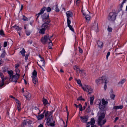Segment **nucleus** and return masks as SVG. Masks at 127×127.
Wrapping results in <instances>:
<instances>
[{"instance_id": "1", "label": "nucleus", "mask_w": 127, "mask_h": 127, "mask_svg": "<svg viewBox=\"0 0 127 127\" xmlns=\"http://www.w3.org/2000/svg\"><path fill=\"white\" fill-rule=\"evenodd\" d=\"M82 88L84 91L88 92L89 94H91L93 92V89L90 86L85 85L82 86Z\"/></svg>"}, {"instance_id": "2", "label": "nucleus", "mask_w": 127, "mask_h": 127, "mask_svg": "<svg viewBox=\"0 0 127 127\" xmlns=\"http://www.w3.org/2000/svg\"><path fill=\"white\" fill-rule=\"evenodd\" d=\"M107 79L105 76H102L97 79L95 81V82L97 85L103 83L105 81H107Z\"/></svg>"}, {"instance_id": "3", "label": "nucleus", "mask_w": 127, "mask_h": 127, "mask_svg": "<svg viewBox=\"0 0 127 127\" xmlns=\"http://www.w3.org/2000/svg\"><path fill=\"white\" fill-rule=\"evenodd\" d=\"M85 12H84L83 10H82L83 14L85 16V18L87 20L89 21L90 19V13L87 9L86 8H85Z\"/></svg>"}, {"instance_id": "4", "label": "nucleus", "mask_w": 127, "mask_h": 127, "mask_svg": "<svg viewBox=\"0 0 127 127\" xmlns=\"http://www.w3.org/2000/svg\"><path fill=\"white\" fill-rule=\"evenodd\" d=\"M48 122H47V125L48 126H50L52 127H54L55 125V121L53 120V119L52 116L49 117L47 119Z\"/></svg>"}, {"instance_id": "5", "label": "nucleus", "mask_w": 127, "mask_h": 127, "mask_svg": "<svg viewBox=\"0 0 127 127\" xmlns=\"http://www.w3.org/2000/svg\"><path fill=\"white\" fill-rule=\"evenodd\" d=\"M37 73L36 71L34 70L32 73V81L33 83L36 84L38 82V80L37 77Z\"/></svg>"}, {"instance_id": "6", "label": "nucleus", "mask_w": 127, "mask_h": 127, "mask_svg": "<svg viewBox=\"0 0 127 127\" xmlns=\"http://www.w3.org/2000/svg\"><path fill=\"white\" fill-rule=\"evenodd\" d=\"M116 14L114 12L110 13L108 17V20L111 21H114L116 19Z\"/></svg>"}, {"instance_id": "7", "label": "nucleus", "mask_w": 127, "mask_h": 127, "mask_svg": "<svg viewBox=\"0 0 127 127\" xmlns=\"http://www.w3.org/2000/svg\"><path fill=\"white\" fill-rule=\"evenodd\" d=\"M49 36L48 35H46L43 37H42L41 39V41L44 44H45L46 42L49 41Z\"/></svg>"}, {"instance_id": "8", "label": "nucleus", "mask_w": 127, "mask_h": 127, "mask_svg": "<svg viewBox=\"0 0 127 127\" xmlns=\"http://www.w3.org/2000/svg\"><path fill=\"white\" fill-rule=\"evenodd\" d=\"M49 17V14L48 13H44L42 16V20L43 21H44L46 20H47L46 21L48 23H49L50 22V20L48 19V18Z\"/></svg>"}, {"instance_id": "9", "label": "nucleus", "mask_w": 127, "mask_h": 127, "mask_svg": "<svg viewBox=\"0 0 127 127\" xmlns=\"http://www.w3.org/2000/svg\"><path fill=\"white\" fill-rule=\"evenodd\" d=\"M20 75H12L10 77V80L13 81L15 82V83L17 81V80L19 78Z\"/></svg>"}, {"instance_id": "10", "label": "nucleus", "mask_w": 127, "mask_h": 127, "mask_svg": "<svg viewBox=\"0 0 127 127\" xmlns=\"http://www.w3.org/2000/svg\"><path fill=\"white\" fill-rule=\"evenodd\" d=\"M98 120L103 119L105 116V114L104 112H98Z\"/></svg>"}, {"instance_id": "11", "label": "nucleus", "mask_w": 127, "mask_h": 127, "mask_svg": "<svg viewBox=\"0 0 127 127\" xmlns=\"http://www.w3.org/2000/svg\"><path fill=\"white\" fill-rule=\"evenodd\" d=\"M106 119H101L100 120H98L97 123L98 125L102 126V125H104L106 122Z\"/></svg>"}, {"instance_id": "12", "label": "nucleus", "mask_w": 127, "mask_h": 127, "mask_svg": "<svg viewBox=\"0 0 127 127\" xmlns=\"http://www.w3.org/2000/svg\"><path fill=\"white\" fill-rule=\"evenodd\" d=\"M89 117L88 116H81L80 118L82 122L86 123L88 120Z\"/></svg>"}, {"instance_id": "13", "label": "nucleus", "mask_w": 127, "mask_h": 127, "mask_svg": "<svg viewBox=\"0 0 127 127\" xmlns=\"http://www.w3.org/2000/svg\"><path fill=\"white\" fill-rule=\"evenodd\" d=\"M48 22L46 21V22H45L42 25V27L43 28L45 29L48 28L50 26V25Z\"/></svg>"}, {"instance_id": "14", "label": "nucleus", "mask_w": 127, "mask_h": 127, "mask_svg": "<svg viewBox=\"0 0 127 127\" xmlns=\"http://www.w3.org/2000/svg\"><path fill=\"white\" fill-rule=\"evenodd\" d=\"M45 8H46L45 7H43L41 9V10H40V12L38 14H36V15H38L37 16V17L36 18V19H37L38 18V17H39L40 15L41 14H42V13H43L44 12L45 10Z\"/></svg>"}, {"instance_id": "15", "label": "nucleus", "mask_w": 127, "mask_h": 127, "mask_svg": "<svg viewBox=\"0 0 127 127\" xmlns=\"http://www.w3.org/2000/svg\"><path fill=\"white\" fill-rule=\"evenodd\" d=\"M93 28H94L96 30V31L98 32V25L97 23L96 22H95L93 24Z\"/></svg>"}, {"instance_id": "16", "label": "nucleus", "mask_w": 127, "mask_h": 127, "mask_svg": "<svg viewBox=\"0 0 127 127\" xmlns=\"http://www.w3.org/2000/svg\"><path fill=\"white\" fill-rule=\"evenodd\" d=\"M44 61H39L37 62L38 65L41 68L42 66H44L45 64Z\"/></svg>"}, {"instance_id": "17", "label": "nucleus", "mask_w": 127, "mask_h": 127, "mask_svg": "<svg viewBox=\"0 0 127 127\" xmlns=\"http://www.w3.org/2000/svg\"><path fill=\"white\" fill-rule=\"evenodd\" d=\"M67 18H69L70 17H71L73 15L72 13L70 11H67L66 12Z\"/></svg>"}, {"instance_id": "18", "label": "nucleus", "mask_w": 127, "mask_h": 127, "mask_svg": "<svg viewBox=\"0 0 127 127\" xmlns=\"http://www.w3.org/2000/svg\"><path fill=\"white\" fill-rule=\"evenodd\" d=\"M12 28L15 29L17 31H20L22 29L21 28L19 27L18 26H17L16 25L12 27Z\"/></svg>"}, {"instance_id": "19", "label": "nucleus", "mask_w": 127, "mask_h": 127, "mask_svg": "<svg viewBox=\"0 0 127 127\" xmlns=\"http://www.w3.org/2000/svg\"><path fill=\"white\" fill-rule=\"evenodd\" d=\"M99 104L98 105H99V108L101 110H103L104 108H105V105H104L102 104V105H101V101H99L98 102Z\"/></svg>"}, {"instance_id": "20", "label": "nucleus", "mask_w": 127, "mask_h": 127, "mask_svg": "<svg viewBox=\"0 0 127 127\" xmlns=\"http://www.w3.org/2000/svg\"><path fill=\"white\" fill-rule=\"evenodd\" d=\"M97 44L98 47L100 48H102L103 46V43L101 41H98L97 42Z\"/></svg>"}, {"instance_id": "21", "label": "nucleus", "mask_w": 127, "mask_h": 127, "mask_svg": "<svg viewBox=\"0 0 127 127\" xmlns=\"http://www.w3.org/2000/svg\"><path fill=\"white\" fill-rule=\"evenodd\" d=\"M94 98V96H92L90 97V104L91 105H92L93 103V101Z\"/></svg>"}, {"instance_id": "22", "label": "nucleus", "mask_w": 127, "mask_h": 127, "mask_svg": "<svg viewBox=\"0 0 127 127\" xmlns=\"http://www.w3.org/2000/svg\"><path fill=\"white\" fill-rule=\"evenodd\" d=\"M44 117V115L43 114H42L38 116L37 117V119L38 120H40L42 119Z\"/></svg>"}, {"instance_id": "23", "label": "nucleus", "mask_w": 127, "mask_h": 127, "mask_svg": "<svg viewBox=\"0 0 127 127\" xmlns=\"http://www.w3.org/2000/svg\"><path fill=\"white\" fill-rule=\"evenodd\" d=\"M101 100L102 102V105L106 106L108 103V101H105L104 98L102 99Z\"/></svg>"}, {"instance_id": "24", "label": "nucleus", "mask_w": 127, "mask_h": 127, "mask_svg": "<svg viewBox=\"0 0 127 127\" xmlns=\"http://www.w3.org/2000/svg\"><path fill=\"white\" fill-rule=\"evenodd\" d=\"M49 113L50 112L48 111H46L45 110L43 113V114L44 115L45 114V117H47L48 116V115L49 116Z\"/></svg>"}, {"instance_id": "25", "label": "nucleus", "mask_w": 127, "mask_h": 127, "mask_svg": "<svg viewBox=\"0 0 127 127\" xmlns=\"http://www.w3.org/2000/svg\"><path fill=\"white\" fill-rule=\"evenodd\" d=\"M126 1H125V0H124L121 4H120L119 5V8H120V10H122V8L123 7L124 4L126 2Z\"/></svg>"}, {"instance_id": "26", "label": "nucleus", "mask_w": 127, "mask_h": 127, "mask_svg": "<svg viewBox=\"0 0 127 127\" xmlns=\"http://www.w3.org/2000/svg\"><path fill=\"white\" fill-rule=\"evenodd\" d=\"M43 104L45 105L48 103V102L47 100L46 99L44 98V97L43 98Z\"/></svg>"}, {"instance_id": "27", "label": "nucleus", "mask_w": 127, "mask_h": 127, "mask_svg": "<svg viewBox=\"0 0 127 127\" xmlns=\"http://www.w3.org/2000/svg\"><path fill=\"white\" fill-rule=\"evenodd\" d=\"M75 80L77 82L78 84H79L80 86L82 87V86H83L82 85L81 83V81L79 79H75Z\"/></svg>"}, {"instance_id": "28", "label": "nucleus", "mask_w": 127, "mask_h": 127, "mask_svg": "<svg viewBox=\"0 0 127 127\" xmlns=\"http://www.w3.org/2000/svg\"><path fill=\"white\" fill-rule=\"evenodd\" d=\"M25 51L24 48H23L21 51H20V53H21L23 56H25Z\"/></svg>"}, {"instance_id": "29", "label": "nucleus", "mask_w": 127, "mask_h": 127, "mask_svg": "<svg viewBox=\"0 0 127 127\" xmlns=\"http://www.w3.org/2000/svg\"><path fill=\"white\" fill-rule=\"evenodd\" d=\"M123 108L122 105L118 106H115L114 107V108L115 109H122Z\"/></svg>"}, {"instance_id": "30", "label": "nucleus", "mask_w": 127, "mask_h": 127, "mask_svg": "<svg viewBox=\"0 0 127 127\" xmlns=\"http://www.w3.org/2000/svg\"><path fill=\"white\" fill-rule=\"evenodd\" d=\"M45 30V29L43 28L41 29L39 31V33L42 34H43L44 33V32Z\"/></svg>"}, {"instance_id": "31", "label": "nucleus", "mask_w": 127, "mask_h": 127, "mask_svg": "<svg viewBox=\"0 0 127 127\" xmlns=\"http://www.w3.org/2000/svg\"><path fill=\"white\" fill-rule=\"evenodd\" d=\"M2 71L4 72H5L8 71V68L7 67H3L2 68Z\"/></svg>"}, {"instance_id": "32", "label": "nucleus", "mask_w": 127, "mask_h": 127, "mask_svg": "<svg viewBox=\"0 0 127 127\" xmlns=\"http://www.w3.org/2000/svg\"><path fill=\"white\" fill-rule=\"evenodd\" d=\"M13 71L12 70L8 71V73L9 74L10 77L13 75Z\"/></svg>"}, {"instance_id": "33", "label": "nucleus", "mask_w": 127, "mask_h": 127, "mask_svg": "<svg viewBox=\"0 0 127 127\" xmlns=\"http://www.w3.org/2000/svg\"><path fill=\"white\" fill-rule=\"evenodd\" d=\"M126 79H123L120 82H119V85L121 84L122 85L124 84L125 82L126 81Z\"/></svg>"}, {"instance_id": "34", "label": "nucleus", "mask_w": 127, "mask_h": 127, "mask_svg": "<svg viewBox=\"0 0 127 127\" xmlns=\"http://www.w3.org/2000/svg\"><path fill=\"white\" fill-rule=\"evenodd\" d=\"M73 68L74 70H76L77 72L78 71H80V69H79L78 68V67L77 66L75 65L74 66Z\"/></svg>"}, {"instance_id": "35", "label": "nucleus", "mask_w": 127, "mask_h": 127, "mask_svg": "<svg viewBox=\"0 0 127 127\" xmlns=\"http://www.w3.org/2000/svg\"><path fill=\"white\" fill-rule=\"evenodd\" d=\"M26 121L24 120L22 124V127H25V126L26 125Z\"/></svg>"}, {"instance_id": "36", "label": "nucleus", "mask_w": 127, "mask_h": 127, "mask_svg": "<svg viewBox=\"0 0 127 127\" xmlns=\"http://www.w3.org/2000/svg\"><path fill=\"white\" fill-rule=\"evenodd\" d=\"M5 50L3 51L2 53L1 54V57L2 58H4L5 56Z\"/></svg>"}, {"instance_id": "37", "label": "nucleus", "mask_w": 127, "mask_h": 127, "mask_svg": "<svg viewBox=\"0 0 127 127\" xmlns=\"http://www.w3.org/2000/svg\"><path fill=\"white\" fill-rule=\"evenodd\" d=\"M15 71H16V75H20L19 74V73L20 72L19 69H18V68H16V69Z\"/></svg>"}, {"instance_id": "38", "label": "nucleus", "mask_w": 127, "mask_h": 127, "mask_svg": "<svg viewBox=\"0 0 127 127\" xmlns=\"http://www.w3.org/2000/svg\"><path fill=\"white\" fill-rule=\"evenodd\" d=\"M108 28L107 29V31L109 32H111L112 31V28L109 27V26H108Z\"/></svg>"}, {"instance_id": "39", "label": "nucleus", "mask_w": 127, "mask_h": 127, "mask_svg": "<svg viewBox=\"0 0 127 127\" xmlns=\"http://www.w3.org/2000/svg\"><path fill=\"white\" fill-rule=\"evenodd\" d=\"M55 9L56 11L57 12H59L60 11V9L58 8V6L57 5H55Z\"/></svg>"}, {"instance_id": "40", "label": "nucleus", "mask_w": 127, "mask_h": 127, "mask_svg": "<svg viewBox=\"0 0 127 127\" xmlns=\"http://www.w3.org/2000/svg\"><path fill=\"white\" fill-rule=\"evenodd\" d=\"M108 81L107 80V81H105V82L104 83H105V84L104 86V90H106V89L107 88V86L106 85V83L107 82H108Z\"/></svg>"}, {"instance_id": "41", "label": "nucleus", "mask_w": 127, "mask_h": 127, "mask_svg": "<svg viewBox=\"0 0 127 127\" xmlns=\"http://www.w3.org/2000/svg\"><path fill=\"white\" fill-rule=\"evenodd\" d=\"M66 112L67 113V120L66 121V123L67 124V123L68 122V116H69V112L68 110L67 109H66Z\"/></svg>"}, {"instance_id": "42", "label": "nucleus", "mask_w": 127, "mask_h": 127, "mask_svg": "<svg viewBox=\"0 0 127 127\" xmlns=\"http://www.w3.org/2000/svg\"><path fill=\"white\" fill-rule=\"evenodd\" d=\"M109 93L110 95H115L113 94V91L112 89L110 90Z\"/></svg>"}, {"instance_id": "43", "label": "nucleus", "mask_w": 127, "mask_h": 127, "mask_svg": "<svg viewBox=\"0 0 127 127\" xmlns=\"http://www.w3.org/2000/svg\"><path fill=\"white\" fill-rule=\"evenodd\" d=\"M77 100H85V99H84L83 98L82 96H81L78 98L77 99Z\"/></svg>"}, {"instance_id": "44", "label": "nucleus", "mask_w": 127, "mask_h": 127, "mask_svg": "<svg viewBox=\"0 0 127 127\" xmlns=\"http://www.w3.org/2000/svg\"><path fill=\"white\" fill-rule=\"evenodd\" d=\"M33 111H34L35 112H38L39 111V110L38 108L36 107L34 108V109L33 110Z\"/></svg>"}, {"instance_id": "45", "label": "nucleus", "mask_w": 127, "mask_h": 127, "mask_svg": "<svg viewBox=\"0 0 127 127\" xmlns=\"http://www.w3.org/2000/svg\"><path fill=\"white\" fill-rule=\"evenodd\" d=\"M49 43V45L51 46L53 45V44L52 42V40L49 39V41L48 42Z\"/></svg>"}, {"instance_id": "46", "label": "nucleus", "mask_w": 127, "mask_h": 127, "mask_svg": "<svg viewBox=\"0 0 127 127\" xmlns=\"http://www.w3.org/2000/svg\"><path fill=\"white\" fill-rule=\"evenodd\" d=\"M91 122L93 125L95 123V120L94 118H92L91 119Z\"/></svg>"}, {"instance_id": "47", "label": "nucleus", "mask_w": 127, "mask_h": 127, "mask_svg": "<svg viewBox=\"0 0 127 127\" xmlns=\"http://www.w3.org/2000/svg\"><path fill=\"white\" fill-rule=\"evenodd\" d=\"M68 26L69 27L70 29L73 32L74 30L73 29V28L70 25H69L68 26Z\"/></svg>"}, {"instance_id": "48", "label": "nucleus", "mask_w": 127, "mask_h": 127, "mask_svg": "<svg viewBox=\"0 0 127 127\" xmlns=\"http://www.w3.org/2000/svg\"><path fill=\"white\" fill-rule=\"evenodd\" d=\"M79 107L80 108V111H82V107L81 105L80 104L79 105Z\"/></svg>"}, {"instance_id": "49", "label": "nucleus", "mask_w": 127, "mask_h": 127, "mask_svg": "<svg viewBox=\"0 0 127 127\" xmlns=\"http://www.w3.org/2000/svg\"><path fill=\"white\" fill-rule=\"evenodd\" d=\"M69 19V18H67V26L70 25V24L71 23V21Z\"/></svg>"}, {"instance_id": "50", "label": "nucleus", "mask_w": 127, "mask_h": 127, "mask_svg": "<svg viewBox=\"0 0 127 127\" xmlns=\"http://www.w3.org/2000/svg\"><path fill=\"white\" fill-rule=\"evenodd\" d=\"M0 34L2 35H4V32L2 30L0 31Z\"/></svg>"}, {"instance_id": "51", "label": "nucleus", "mask_w": 127, "mask_h": 127, "mask_svg": "<svg viewBox=\"0 0 127 127\" xmlns=\"http://www.w3.org/2000/svg\"><path fill=\"white\" fill-rule=\"evenodd\" d=\"M24 96L27 100H30V96Z\"/></svg>"}, {"instance_id": "52", "label": "nucleus", "mask_w": 127, "mask_h": 127, "mask_svg": "<svg viewBox=\"0 0 127 127\" xmlns=\"http://www.w3.org/2000/svg\"><path fill=\"white\" fill-rule=\"evenodd\" d=\"M23 20L25 21H27L28 20L27 18L25 16H23Z\"/></svg>"}, {"instance_id": "53", "label": "nucleus", "mask_w": 127, "mask_h": 127, "mask_svg": "<svg viewBox=\"0 0 127 127\" xmlns=\"http://www.w3.org/2000/svg\"><path fill=\"white\" fill-rule=\"evenodd\" d=\"M7 77H6L5 78L4 77L1 78L2 79V82L4 83V81L7 79Z\"/></svg>"}, {"instance_id": "54", "label": "nucleus", "mask_w": 127, "mask_h": 127, "mask_svg": "<svg viewBox=\"0 0 127 127\" xmlns=\"http://www.w3.org/2000/svg\"><path fill=\"white\" fill-rule=\"evenodd\" d=\"M46 10L47 12H49L51 11V9L50 7H48L47 8Z\"/></svg>"}, {"instance_id": "55", "label": "nucleus", "mask_w": 127, "mask_h": 127, "mask_svg": "<svg viewBox=\"0 0 127 127\" xmlns=\"http://www.w3.org/2000/svg\"><path fill=\"white\" fill-rule=\"evenodd\" d=\"M110 54V53L109 52H108L107 54L106 55V59L107 60L108 59V57L109 56Z\"/></svg>"}, {"instance_id": "56", "label": "nucleus", "mask_w": 127, "mask_h": 127, "mask_svg": "<svg viewBox=\"0 0 127 127\" xmlns=\"http://www.w3.org/2000/svg\"><path fill=\"white\" fill-rule=\"evenodd\" d=\"M26 32L27 35H29L30 34V32L29 31H26Z\"/></svg>"}, {"instance_id": "57", "label": "nucleus", "mask_w": 127, "mask_h": 127, "mask_svg": "<svg viewBox=\"0 0 127 127\" xmlns=\"http://www.w3.org/2000/svg\"><path fill=\"white\" fill-rule=\"evenodd\" d=\"M91 110L89 106L87 110V112H90Z\"/></svg>"}, {"instance_id": "58", "label": "nucleus", "mask_w": 127, "mask_h": 127, "mask_svg": "<svg viewBox=\"0 0 127 127\" xmlns=\"http://www.w3.org/2000/svg\"><path fill=\"white\" fill-rule=\"evenodd\" d=\"M79 51L81 53H83L82 50L79 47Z\"/></svg>"}, {"instance_id": "59", "label": "nucleus", "mask_w": 127, "mask_h": 127, "mask_svg": "<svg viewBox=\"0 0 127 127\" xmlns=\"http://www.w3.org/2000/svg\"><path fill=\"white\" fill-rule=\"evenodd\" d=\"M7 42H4V45L3 47H6L7 45Z\"/></svg>"}, {"instance_id": "60", "label": "nucleus", "mask_w": 127, "mask_h": 127, "mask_svg": "<svg viewBox=\"0 0 127 127\" xmlns=\"http://www.w3.org/2000/svg\"><path fill=\"white\" fill-rule=\"evenodd\" d=\"M28 44H32V40H29L28 41Z\"/></svg>"}, {"instance_id": "61", "label": "nucleus", "mask_w": 127, "mask_h": 127, "mask_svg": "<svg viewBox=\"0 0 127 127\" xmlns=\"http://www.w3.org/2000/svg\"><path fill=\"white\" fill-rule=\"evenodd\" d=\"M39 56L40 58V61H44L43 58H42L39 55Z\"/></svg>"}, {"instance_id": "62", "label": "nucleus", "mask_w": 127, "mask_h": 127, "mask_svg": "<svg viewBox=\"0 0 127 127\" xmlns=\"http://www.w3.org/2000/svg\"><path fill=\"white\" fill-rule=\"evenodd\" d=\"M4 85V83L3 82H2V83L0 84V89L2 86Z\"/></svg>"}, {"instance_id": "63", "label": "nucleus", "mask_w": 127, "mask_h": 127, "mask_svg": "<svg viewBox=\"0 0 127 127\" xmlns=\"http://www.w3.org/2000/svg\"><path fill=\"white\" fill-rule=\"evenodd\" d=\"M29 124H31L32 123V121L31 120H29L27 122Z\"/></svg>"}, {"instance_id": "64", "label": "nucleus", "mask_w": 127, "mask_h": 127, "mask_svg": "<svg viewBox=\"0 0 127 127\" xmlns=\"http://www.w3.org/2000/svg\"><path fill=\"white\" fill-rule=\"evenodd\" d=\"M16 102L18 104H20V101H19L18 100H17V99H16Z\"/></svg>"}]
</instances>
